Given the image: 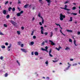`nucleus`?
<instances>
[{
  "instance_id": "bf43d9fd",
  "label": "nucleus",
  "mask_w": 80,
  "mask_h": 80,
  "mask_svg": "<svg viewBox=\"0 0 80 80\" xmlns=\"http://www.w3.org/2000/svg\"><path fill=\"white\" fill-rule=\"evenodd\" d=\"M35 20V18L33 17L32 18V21H33Z\"/></svg>"
},
{
  "instance_id": "6e6552de",
  "label": "nucleus",
  "mask_w": 80,
  "mask_h": 80,
  "mask_svg": "<svg viewBox=\"0 0 80 80\" xmlns=\"http://www.w3.org/2000/svg\"><path fill=\"white\" fill-rule=\"evenodd\" d=\"M49 36L50 37H52V36H53V32H50Z\"/></svg>"
},
{
  "instance_id": "5fc2aeb1",
  "label": "nucleus",
  "mask_w": 80,
  "mask_h": 80,
  "mask_svg": "<svg viewBox=\"0 0 80 80\" xmlns=\"http://www.w3.org/2000/svg\"><path fill=\"white\" fill-rule=\"evenodd\" d=\"M46 79H47V80H49L50 79V78H49V77H47Z\"/></svg>"
},
{
  "instance_id": "774afa93",
  "label": "nucleus",
  "mask_w": 80,
  "mask_h": 80,
  "mask_svg": "<svg viewBox=\"0 0 80 80\" xmlns=\"http://www.w3.org/2000/svg\"><path fill=\"white\" fill-rule=\"evenodd\" d=\"M70 61H73V59H70Z\"/></svg>"
},
{
  "instance_id": "4d7b16f0",
  "label": "nucleus",
  "mask_w": 80,
  "mask_h": 80,
  "mask_svg": "<svg viewBox=\"0 0 80 80\" xmlns=\"http://www.w3.org/2000/svg\"><path fill=\"white\" fill-rule=\"evenodd\" d=\"M41 50L43 51H45V49L43 48H41Z\"/></svg>"
},
{
  "instance_id": "6ab92c4d",
  "label": "nucleus",
  "mask_w": 80,
  "mask_h": 80,
  "mask_svg": "<svg viewBox=\"0 0 80 80\" xmlns=\"http://www.w3.org/2000/svg\"><path fill=\"white\" fill-rule=\"evenodd\" d=\"M45 63L46 65V66H48V61H46L45 62Z\"/></svg>"
},
{
  "instance_id": "e433bc0d",
  "label": "nucleus",
  "mask_w": 80,
  "mask_h": 80,
  "mask_svg": "<svg viewBox=\"0 0 80 80\" xmlns=\"http://www.w3.org/2000/svg\"><path fill=\"white\" fill-rule=\"evenodd\" d=\"M77 63H75L72 65V66H77Z\"/></svg>"
},
{
  "instance_id": "72a5a7b5",
  "label": "nucleus",
  "mask_w": 80,
  "mask_h": 80,
  "mask_svg": "<svg viewBox=\"0 0 80 80\" xmlns=\"http://www.w3.org/2000/svg\"><path fill=\"white\" fill-rule=\"evenodd\" d=\"M69 69V68H67L64 70V71L66 72V71H67V70H68V69Z\"/></svg>"
},
{
  "instance_id": "58836bf2",
  "label": "nucleus",
  "mask_w": 80,
  "mask_h": 80,
  "mask_svg": "<svg viewBox=\"0 0 80 80\" xmlns=\"http://www.w3.org/2000/svg\"><path fill=\"white\" fill-rule=\"evenodd\" d=\"M33 33H34V31H32V32L31 34V35H33Z\"/></svg>"
},
{
  "instance_id": "412c9836",
  "label": "nucleus",
  "mask_w": 80,
  "mask_h": 80,
  "mask_svg": "<svg viewBox=\"0 0 80 80\" xmlns=\"http://www.w3.org/2000/svg\"><path fill=\"white\" fill-rule=\"evenodd\" d=\"M20 15H21V14H20V12L18 13L17 14V15L18 17H20Z\"/></svg>"
},
{
  "instance_id": "603ef678",
  "label": "nucleus",
  "mask_w": 80,
  "mask_h": 80,
  "mask_svg": "<svg viewBox=\"0 0 80 80\" xmlns=\"http://www.w3.org/2000/svg\"><path fill=\"white\" fill-rule=\"evenodd\" d=\"M23 13V11H21V12H19V13H20V14Z\"/></svg>"
},
{
  "instance_id": "f3484780",
  "label": "nucleus",
  "mask_w": 80,
  "mask_h": 80,
  "mask_svg": "<svg viewBox=\"0 0 80 80\" xmlns=\"http://www.w3.org/2000/svg\"><path fill=\"white\" fill-rule=\"evenodd\" d=\"M34 44V42H31L29 44V45H33Z\"/></svg>"
},
{
  "instance_id": "423d86ee",
  "label": "nucleus",
  "mask_w": 80,
  "mask_h": 80,
  "mask_svg": "<svg viewBox=\"0 0 80 80\" xmlns=\"http://www.w3.org/2000/svg\"><path fill=\"white\" fill-rule=\"evenodd\" d=\"M46 1H47L48 3V6H50V2H51V1L50 0H46Z\"/></svg>"
},
{
  "instance_id": "0eeeda50",
  "label": "nucleus",
  "mask_w": 80,
  "mask_h": 80,
  "mask_svg": "<svg viewBox=\"0 0 80 80\" xmlns=\"http://www.w3.org/2000/svg\"><path fill=\"white\" fill-rule=\"evenodd\" d=\"M60 48L62 49V47H60V46H59L58 48H56V49L58 51H60Z\"/></svg>"
},
{
  "instance_id": "c9c22d12",
  "label": "nucleus",
  "mask_w": 80,
  "mask_h": 80,
  "mask_svg": "<svg viewBox=\"0 0 80 80\" xmlns=\"http://www.w3.org/2000/svg\"><path fill=\"white\" fill-rule=\"evenodd\" d=\"M54 30L55 32H57V30H58V28H54Z\"/></svg>"
},
{
  "instance_id": "a19ab883",
  "label": "nucleus",
  "mask_w": 80,
  "mask_h": 80,
  "mask_svg": "<svg viewBox=\"0 0 80 80\" xmlns=\"http://www.w3.org/2000/svg\"><path fill=\"white\" fill-rule=\"evenodd\" d=\"M49 54L50 57H53V56L51 54V53H49Z\"/></svg>"
},
{
  "instance_id": "3c124183",
  "label": "nucleus",
  "mask_w": 80,
  "mask_h": 80,
  "mask_svg": "<svg viewBox=\"0 0 80 80\" xmlns=\"http://www.w3.org/2000/svg\"><path fill=\"white\" fill-rule=\"evenodd\" d=\"M44 34H45V35H47L48 34V32H45Z\"/></svg>"
},
{
  "instance_id": "37998d69",
  "label": "nucleus",
  "mask_w": 80,
  "mask_h": 80,
  "mask_svg": "<svg viewBox=\"0 0 80 80\" xmlns=\"http://www.w3.org/2000/svg\"><path fill=\"white\" fill-rule=\"evenodd\" d=\"M5 45L6 46H7L8 45V42H6L5 43Z\"/></svg>"
},
{
  "instance_id": "f704fd0d",
  "label": "nucleus",
  "mask_w": 80,
  "mask_h": 80,
  "mask_svg": "<svg viewBox=\"0 0 80 80\" xmlns=\"http://www.w3.org/2000/svg\"><path fill=\"white\" fill-rule=\"evenodd\" d=\"M1 48H5V46L4 45H2L1 46Z\"/></svg>"
},
{
  "instance_id": "a211bd4d",
  "label": "nucleus",
  "mask_w": 80,
  "mask_h": 80,
  "mask_svg": "<svg viewBox=\"0 0 80 80\" xmlns=\"http://www.w3.org/2000/svg\"><path fill=\"white\" fill-rule=\"evenodd\" d=\"M35 55L38 56V53L37 52H35L34 53Z\"/></svg>"
},
{
  "instance_id": "dca6fc26",
  "label": "nucleus",
  "mask_w": 80,
  "mask_h": 80,
  "mask_svg": "<svg viewBox=\"0 0 80 80\" xmlns=\"http://www.w3.org/2000/svg\"><path fill=\"white\" fill-rule=\"evenodd\" d=\"M72 18H73L71 17L70 18V20H69V22H72V21H73V19H72Z\"/></svg>"
},
{
  "instance_id": "09e8293b",
  "label": "nucleus",
  "mask_w": 80,
  "mask_h": 80,
  "mask_svg": "<svg viewBox=\"0 0 80 80\" xmlns=\"http://www.w3.org/2000/svg\"><path fill=\"white\" fill-rule=\"evenodd\" d=\"M76 9V7H73L72 8V10H75Z\"/></svg>"
},
{
  "instance_id": "ea45409f",
  "label": "nucleus",
  "mask_w": 80,
  "mask_h": 80,
  "mask_svg": "<svg viewBox=\"0 0 80 80\" xmlns=\"http://www.w3.org/2000/svg\"><path fill=\"white\" fill-rule=\"evenodd\" d=\"M8 76V74L7 73H6L5 75V77H7Z\"/></svg>"
},
{
  "instance_id": "c756f323",
  "label": "nucleus",
  "mask_w": 80,
  "mask_h": 80,
  "mask_svg": "<svg viewBox=\"0 0 80 80\" xmlns=\"http://www.w3.org/2000/svg\"><path fill=\"white\" fill-rule=\"evenodd\" d=\"M39 2L41 3V4H43V2H42V0H39Z\"/></svg>"
},
{
  "instance_id": "9b49d317",
  "label": "nucleus",
  "mask_w": 80,
  "mask_h": 80,
  "mask_svg": "<svg viewBox=\"0 0 80 80\" xmlns=\"http://www.w3.org/2000/svg\"><path fill=\"white\" fill-rule=\"evenodd\" d=\"M66 31L67 32H70V33H72V32H73V31H72V30H69L67 29L66 30Z\"/></svg>"
},
{
  "instance_id": "4468645a",
  "label": "nucleus",
  "mask_w": 80,
  "mask_h": 80,
  "mask_svg": "<svg viewBox=\"0 0 80 80\" xmlns=\"http://www.w3.org/2000/svg\"><path fill=\"white\" fill-rule=\"evenodd\" d=\"M17 63L18 64V66H20V63L19 62V61H18V60H17Z\"/></svg>"
},
{
  "instance_id": "cd10ccee",
  "label": "nucleus",
  "mask_w": 80,
  "mask_h": 80,
  "mask_svg": "<svg viewBox=\"0 0 80 80\" xmlns=\"http://www.w3.org/2000/svg\"><path fill=\"white\" fill-rule=\"evenodd\" d=\"M52 49H50L49 50V54L51 53H52Z\"/></svg>"
},
{
  "instance_id": "2f4dec72",
  "label": "nucleus",
  "mask_w": 80,
  "mask_h": 80,
  "mask_svg": "<svg viewBox=\"0 0 80 80\" xmlns=\"http://www.w3.org/2000/svg\"><path fill=\"white\" fill-rule=\"evenodd\" d=\"M18 45H22V42H18Z\"/></svg>"
},
{
  "instance_id": "f03ea898",
  "label": "nucleus",
  "mask_w": 80,
  "mask_h": 80,
  "mask_svg": "<svg viewBox=\"0 0 80 80\" xmlns=\"http://www.w3.org/2000/svg\"><path fill=\"white\" fill-rule=\"evenodd\" d=\"M10 22L12 24V25H14V26H15V25L17 24V23L13 21V20H11Z\"/></svg>"
},
{
  "instance_id": "052dcab7",
  "label": "nucleus",
  "mask_w": 80,
  "mask_h": 80,
  "mask_svg": "<svg viewBox=\"0 0 80 80\" xmlns=\"http://www.w3.org/2000/svg\"><path fill=\"white\" fill-rule=\"evenodd\" d=\"M21 47H23V44H21Z\"/></svg>"
},
{
  "instance_id": "680f3d73",
  "label": "nucleus",
  "mask_w": 80,
  "mask_h": 80,
  "mask_svg": "<svg viewBox=\"0 0 80 80\" xmlns=\"http://www.w3.org/2000/svg\"><path fill=\"white\" fill-rule=\"evenodd\" d=\"M21 29H22V30H23L24 29V27H22Z\"/></svg>"
},
{
  "instance_id": "20e7f679",
  "label": "nucleus",
  "mask_w": 80,
  "mask_h": 80,
  "mask_svg": "<svg viewBox=\"0 0 80 80\" xmlns=\"http://www.w3.org/2000/svg\"><path fill=\"white\" fill-rule=\"evenodd\" d=\"M67 5H65L64 6V10L69 11L70 10V9H67Z\"/></svg>"
},
{
  "instance_id": "0e129e2a",
  "label": "nucleus",
  "mask_w": 80,
  "mask_h": 80,
  "mask_svg": "<svg viewBox=\"0 0 80 80\" xmlns=\"http://www.w3.org/2000/svg\"><path fill=\"white\" fill-rule=\"evenodd\" d=\"M68 64L69 65H70V66H71L72 65L70 64V63H69V62H68Z\"/></svg>"
},
{
  "instance_id": "ddd939ff",
  "label": "nucleus",
  "mask_w": 80,
  "mask_h": 80,
  "mask_svg": "<svg viewBox=\"0 0 80 80\" xmlns=\"http://www.w3.org/2000/svg\"><path fill=\"white\" fill-rule=\"evenodd\" d=\"M3 14H4V15H5V14H6V13H7V10H4L3 11Z\"/></svg>"
},
{
  "instance_id": "13d9d810",
  "label": "nucleus",
  "mask_w": 80,
  "mask_h": 80,
  "mask_svg": "<svg viewBox=\"0 0 80 80\" xmlns=\"http://www.w3.org/2000/svg\"><path fill=\"white\" fill-rule=\"evenodd\" d=\"M8 3V1L6 2L5 3V5H7Z\"/></svg>"
},
{
  "instance_id": "393cba45",
  "label": "nucleus",
  "mask_w": 80,
  "mask_h": 80,
  "mask_svg": "<svg viewBox=\"0 0 80 80\" xmlns=\"http://www.w3.org/2000/svg\"><path fill=\"white\" fill-rule=\"evenodd\" d=\"M60 32H61V33L63 35H64V36H65V35L64 34H63V32H62V30H60Z\"/></svg>"
},
{
  "instance_id": "b1692460",
  "label": "nucleus",
  "mask_w": 80,
  "mask_h": 80,
  "mask_svg": "<svg viewBox=\"0 0 80 80\" xmlns=\"http://www.w3.org/2000/svg\"><path fill=\"white\" fill-rule=\"evenodd\" d=\"M28 4H26V5H25L24 6V8H27L28 7Z\"/></svg>"
},
{
  "instance_id": "bb28decb",
  "label": "nucleus",
  "mask_w": 80,
  "mask_h": 80,
  "mask_svg": "<svg viewBox=\"0 0 80 80\" xmlns=\"http://www.w3.org/2000/svg\"><path fill=\"white\" fill-rule=\"evenodd\" d=\"M41 14H40V13H39L38 14V17H40V18H41V17H42L41 16Z\"/></svg>"
},
{
  "instance_id": "4c0bfd02",
  "label": "nucleus",
  "mask_w": 80,
  "mask_h": 80,
  "mask_svg": "<svg viewBox=\"0 0 80 80\" xmlns=\"http://www.w3.org/2000/svg\"><path fill=\"white\" fill-rule=\"evenodd\" d=\"M0 59H1V60H3V56H1L0 57Z\"/></svg>"
},
{
  "instance_id": "8fccbe9b",
  "label": "nucleus",
  "mask_w": 80,
  "mask_h": 80,
  "mask_svg": "<svg viewBox=\"0 0 80 80\" xmlns=\"http://www.w3.org/2000/svg\"><path fill=\"white\" fill-rule=\"evenodd\" d=\"M39 24L40 26H42V22H39Z\"/></svg>"
},
{
  "instance_id": "338daca9",
  "label": "nucleus",
  "mask_w": 80,
  "mask_h": 80,
  "mask_svg": "<svg viewBox=\"0 0 80 80\" xmlns=\"http://www.w3.org/2000/svg\"><path fill=\"white\" fill-rule=\"evenodd\" d=\"M45 48L46 49H48V47H47V46L46 47H45Z\"/></svg>"
},
{
  "instance_id": "7ed1b4c3",
  "label": "nucleus",
  "mask_w": 80,
  "mask_h": 80,
  "mask_svg": "<svg viewBox=\"0 0 80 80\" xmlns=\"http://www.w3.org/2000/svg\"><path fill=\"white\" fill-rule=\"evenodd\" d=\"M41 33L42 34H43V30H44V29H43V27L41 26Z\"/></svg>"
},
{
  "instance_id": "79ce46f5",
  "label": "nucleus",
  "mask_w": 80,
  "mask_h": 80,
  "mask_svg": "<svg viewBox=\"0 0 80 80\" xmlns=\"http://www.w3.org/2000/svg\"><path fill=\"white\" fill-rule=\"evenodd\" d=\"M69 42H72V40L71 39H69Z\"/></svg>"
},
{
  "instance_id": "a878e982",
  "label": "nucleus",
  "mask_w": 80,
  "mask_h": 80,
  "mask_svg": "<svg viewBox=\"0 0 80 80\" xmlns=\"http://www.w3.org/2000/svg\"><path fill=\"white\" fill-rule=\"evenodd\" d=\"M71 15H77V13H71Z\"/></svg>"
},
{
  "instance_id": "69168bd1",
  "label": "nucleus",
  "mask_w": 80,
  "mask_h": 80,
  "mask_svg": "<svg viewBox=\"0 0 80 80\" xmlns=\"http://www.w3.org/2000/svg\"><path fill=\"white\" fill-rule=\"evenodd\" d=\"M80 32H78V34L80 35Z\"/></svg>"
},
{
  "instance_id": "1a4fd4ad",
  "label": "nucleus",
  "mask_w": 80,
  "mask_h": 80,
  "mask_svg": "<svg viewBox=\"0 0 80 80\" xmlns=\"http://www.w3.org/2000/svg\"><path fill=\"white\" fill-rule=\"evenodd\" d=\"M49 42H51V45H55V43L53 42L51 40L49 41Z\"/></svg>"
},
{
  "instance_id": "a18cd8bd",
  "label": "nucleus",
  "mask_w": 80,
  "mask_h": 80,
  "mask_svg": "<svg viewBox=\"0 0 80 80\" xmlns=\"http://www.w3.org/2000/svg\"><path fill=\"white\" fill-rule=\"evenodd\" d=\"M69 2V1H66L64 2V4H66L67 3H68Z\"/></svg>"
},
{
  "instance_id": "c03bdc74",
  "label": "nucleus",
  "mask_w": 80,
  "mask_h": 80,
  "mask_svg": "<svg viewBox=\"0 0 80 80\" xmlns=\"http://www.w3.org/2000/svg\"><path fill=\"white\" fill-rule=\"evenodd\" d=\"M52 62H54V63H55L56 62H58V60H55V61H52Z\"/></svg>"
},
{
  "instance_id": "5701e85b",
  "label": "nucleus",
  "mask_w": 80,
  "mask_h": 80,
  "mask_svg": "<svg viewBox=\"0 0 80 80\" xmlns=\"http://www.w3.org/2000/svg\"><path fill=\"white\" fill-rule=\"evenodd\" d=\"M74 44L75 46H77V45L76 44V41H75V40L74 41Z\"/></svg>"
},
{
  "instance_id": "f257e3e1",
  "label": "nucleus",
  "mask_w": 80,
  "mask_h": 80,
  "mask_svg": "<svg viewBox=\"0 0 80 80\" xmlns=\"http://www.w3.org/2000/svg\"><path fill=\"white\" fill-rule=\"evenodd\" d=\"M60 20H63V18H65V15H63L62 14H60Z\"/></svg>"
},
{
  "instance_id": "473e14b6",
  "label": "nucleus",
  "mask_w": 80,
  "mask_h": 80,
  "mask_svg": "<svg viewBox=\"0 0 80 80\" xmlns=\"http://www.w3.org/2000/svg\"><path fill=\"white\" fill-rule=\"evenodd\" d=\"M9 17H10V15H7V16H6V18L8 19L9 18Z\"/></svg>"
},
{
  "instance_id": "de8ad7c7",
  "label": "nucleus",
  "mask_w": 80,
  "mask_h": 80,
  "mask_svg": "<svg viewBox=\"0 0 80 80\" xmlns=\"http://www.w3.org/2000/svg\"><path fill=\"white\" fill-rule=\"evenodd\" d=\"M3 26L5 27H7V24H4Z\"/></svg>"
},
{
  "instance_id": "39448f33",
  "label": "nucleus",
  "mask_w": 80,
  "mask_h": 80,
  "mask_svg": "<svg viewBox=\"0 0 80 80\" xmlns=\"http://www.w3.org/2000/svg\"><path fill=\"white\" fill-rule=\"evenodd\" d=\"M21 50L22 52H24L25 53H27V51H26V50L25 49L21 48Z\"/></svg>"
},
{
  "instance_id": "4be33fe9",
  "label": "nucleus",
  "mask_w": 80,
  "mask_h": 80,
  "mask_svg": "<svg viewBox=\"0 0 80 80\" xmlns=\"http://www.w3.org/2000/svg\"><path fill=\"white\" fill-rule=\"evenodd\" d=\"M17 33L18 34V35H20V31H17Z\"/></svg>"
},
{
  "instance_id": "e2e57ef3",
  "label": "nucleus",
  "mask_w": 80,
  "mask_h": 80,
  "mask_svg": "<svg viewBox=\"0 0 80 80\" xmlns=\"http://www.w3.org/2000/svg\"><path fill=\"white\" fill-rule=\"evenodd\" d=\"M44 51H45L46 52H48V51L47 50V49H45Z\"/></svg>"
},
{
  "instance_id": "49530a36",
  "label": "nucleus",
  "mask_w": 80,
  "mask_h": 80,
  "mask_svg": "<svg viewBox=\"0 0 80 80\" xmlns=\"http://www.w3.org/2000/svg\"><path fill=\"white\" fill-rule=\"evenodd\" d=\"M55 25H57V26H59V27H60V25L57 24V23H55Z\"/></svg>"
},
{
  "instance_id": "7c9ffc66",
  "label": "nucleus",
  "mask_w": 80,
  "mask_h": 80,
  "mask_svg": "<svg viewBox=\"0 0 80 80\" xmlns=\"http://www.w3.org/2000/svg\"><path fill=\"white\" fill-rule=\"evenodd\" d=\"M12 9V12H14L15 11V8H13Z\"/></svg>"
},
{
  "instance_id": "864d4df0",
  "label": "nucleus",
  "mask_w": 80,
  "mask_h": 80,
  "mask_svg": "<svg viewBox=\"0 0 80 80\" xmlns=\"http://www.w3.org/2000/svg\"><path fill=\"white\" fill-rule=\"evenodd\" d=\"M36 37L35 36H34L33 38V39H35V38H36Z\"/></svg>"
},
{
  "instance_id": "c85d7f7f",
  "label": "nucleus",
  "mask_w": 80,
  "mask_h": 80,
  "mask_svg": "<svg viewBox=\"0 0 80 80\" xmlns=\"http://www.w3.org/2000/svg\"><path fill=\"white\" fill-rule=\"evenodd\" d=\"M0 35H4V34L1 31H0Z\"/></svg>"
},
{
  "instance_id": "f8f14e48",
  "label": "nucleus",
  "mask_w": 80,
  "mask_h": 80,
  "mask_svg": "<svg viewBox=\"0 0 80 80\" xmlns=\"http://www.w3.org/2000/svg\"><path fill=\"white\" fill-rule=\"evenodd\" d=\"M41 17V18H42V24H43V23H44V20H43V18H42V17Z\"/></svg>"
},
{
  "instance_id": "2eb2a0df",
  "label": "nucleus",
  "mask_w": 80,
  "mask_h": 80,
  "mask_svg": "<svg viewBox=\"0 0 80 80\" xmlns=\"http://www.w3.org/2000/svg\"><path fill=\"white\" fill-rule=\"evenodd\" d=\"M11 10H12V7H9L8 8V10L9 12H10V11H11Z\"/></svg>"
},
{
  "instance_id": "9d476101",
  "label": "nucleus",
  "mask_w": 80,
  "mask_h": 80,
  "mask_svg": "<svg viewBox=\"0 0 80 80\" xmlns=\"http://www.w3.org/2000/svg\"><path fill=\"white\" fill-rule=\"evenodd\" d=\"M65 50H70V48L68 47H67Z\"/></svg>"
},
{
  "instance_id": "6e6d98bb",
  "label": "nucleus",
  "mask_w": 80,
  "mask_h": 80,
  "mask_svg": "<svg viewBox=\"0 0 80 80\" xmlns=\"http://www.w3.org/2000/svg\"><path fill=\"white\" fill-rule=\"evenodd\" d=\"M18 4H20V3H21V1L19 0L18 1Z\"/></svg>"
},
{
  "instance_id": "aec40b11",
  "label": "nucleus",
  "mask_w": 80,
  "mask_h": 80,
  "mask_svg": "<svg viewBox=\"0 0 80 80\" xmlns=\"http://www.w3.org/2000/svg\"><path fill=\"white\" fill-rule=\"evenodd\" d=\"M11 47H12V44H10L9 46H8V49H9V48H10Z\"/></svg>"
}]
</instances>
